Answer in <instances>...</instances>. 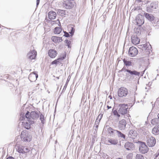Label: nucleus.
I'll list each match as a JSON object with an SVG mask.
<instances>
[{
	"instance_id": "ea45409f",
	"label": "nucleus",
	"mask_w": 159,
	"mask_h": 159,
	"mask_svg": "<svg viewBox=\"0 0 159 159\" xmlns=\"http://www.w3.org/2000/svg\"><path fill=\"white\" fill-rule=\"evenodd\" d=\"M159 155V150L155 154L156 157H157Z\"/></svg>"
},
{
	"instance_id": "c756f323",
	"label": "nucleus",
	"mask_w": 159,
	"mask_h": 159,
	"mask_svg": "<svg viewBox=\"0 0 159 159\" xmlns=\"http://www.w3.org/2000/svg\"><path fill=\"white\" fill-rule=\"evenodd\" d=\"M61 30L62 29L60 27H57L55 28L54 32L55 34H59L61 32Z\"/></svg>"
},
{
	"instance_id": "8fccbe9b",
	"label": "nucleus",
	"mask_w": 159,
	"mask_h": 159,
	"mask_svg": "<svg viewBox=\"0 0 159 159\" xmlns=\"http://www.w3.org/2000/svg\"><path fill=\"white\" fill-rule=\"evenodd\" d=\"M57 22H58V23H59L60 24V21L59 20H57L56 21Z\"/></svg>"
},
{
	"instance_id": "4468645a",
	"label": "nucleus",
	"mask_w": 159,
	"mask_h": 159,
	"mask_svg": "<svg viewBox=\"0 0 159 159\" xmlns=\"http://www.w3.org/2000/svg\"><path fill=\"white\" fill-rule=\"evenodd\" d=\"M37 54L36 51L34 50H31L28 54L27 56L30 59H34Z\"/></svg>"
},
{
	"instance_id": "79ce46f5",
	"label": "nucleus",
	"mask_w": 159,
	"mask_h": 159,
	"mask_svg": "<svg viewBox=\"0 0 159 159\" xmlns=\"http://www.w3.org/2000/svg\"><path fill=\"white\" fill-rule=\"evenodd\" d=\"M67 85V82H66L65 84V85L63 89H65V90L66 89Z\"/></svg>"
},
{
	"instance_id": "9b49d317",
	"label": "nucleus",
	"mask_w": 159,
	"mask_h": 159,
	"mask_svg": "<svg viewBox=\"0 0 159 159\" xmlns=\"http://www.w3.org/2000/svg\"><path fill=\"white\" fill-rule=\"evenodd\" d=\"M24 120L26 121L25 122L23 123V125L26 129H30L31 127V125L34 123L33 121L31 120L27 119V118H26Z\"/></svg>"
},
{
	"instance_id": "423d86ee",
	"label": "nucleus",
	"mask_w": 159,
	"mask_h": 159,
	"mask_svg": "<svg viewBox=\"0 0 159 159\" xmlns=\"http://www.w3.org/2000/svg\"><path fill=\"white\" fill-rule=\"evenodd\" d=\"M147 144L150 147L154 146L156 144V140L154 137L151 136H147Z\"/></svg>"
},
{
	"instance_id": "864d4df0",
	"label": "nucleus",
	"mask_w": 159,
	"mask_h": 159,
	"mask_svg": "<svg viewBox=\"0 0 159 159\" xmlns=\"http://www.w3.org/2000/svg\"><path fill=\"white\" fill-rule=\"evenodd\" d=\"M66 82H67L68 83V81H66Z\"/></svg>"
},
{
	"instance_id": "de8ad7c7",
	"label": "nucleus",
	"mask_w": 159,
	"mask_h": 159,
	"mask_svg": "<svg viewBox=\"0 0 159 159\" xmlns=\"http://www.w3.org/2000/svg\"><path fill=\"white\" fill-rule=\"evenodd\" d=\"M55 22H56L55 21H52V24H54Z\"/></svg>"
},
{
	"instance_id": "09e8293b",
	"label": "nucleus",
	"mask_w": 159,
	"mask_h": 159,
	"mask_svg": "<svg viewBox=\"0 0 159 159\" xmlns=\"http://www.w3.org/2000/svg\"><path fill=\"white\" fill-rule=\"evenodd\" d=\"M152 5V3H151L150 5V6H151V7H152V8H153V6Z\"/></svg>"
},
{
	"instance_id": "e433bc0d",
	"label": "nucleus",
	"mask_w": 159,
	"mask_h": 159,
	"mask_svg": "<svg viewBox=\"0 0 159 159\" xmlns=\"http://www.w3.org/2000/svg\"><path fill=\"white\" fill-rule=\"evenodd\" d=\"M58 12H59L60 13H61V16H64V15H65V11L63 10H59V11H58Z\"/></svg>"
},
{
	"instance_id": "20e7f679",
	"label": "nucleus",
	"mask_w": 159,
	"mask_h": 159,
	"mask_svg": "<svg viewBox=\"0 0 159 159\" xmlns=\"http://www.w3.org/2000/svg\"><path fill=\"white\" fill-rule=\"evenodd\" d=\"M21 138L23 141L26 142H30L31 139V136L27 132L23 131L21 132Z\"/></svg>"
},
{
	"instance_id": "f03ea898",
	"label": "nucleus",
	"mask_w": 159,
	"mask_h": 159,
	"mask_svg": "<svg viewBox=\"0 0 159 159\" xmlns=\"http://www.w3.org/2000/svg\"><path fill=\"white\" fill-rule=\"evenodd\" d=\"M119 107H120L118 111L116 110H113L114 108L112 110L113 115L117 118V120H118L120 117V114L123 115L127 113L128 108V106L124 104H120Z\"/></svg>"
},
{
	"instance_id": "f257e3e1",
	"label": "nucleus",
	"mask_w": 159,
	"mask_h": 159,
	"mask_svg": "<svg viewBox=\"0 0 159 159\" xmlns=\"http://www.w3.org/2000/svg\"><path fill=\"white\" fill-rule=\"evenodd\" d=\"M21 117H20V119L21 120L23 119H25L26 118L29 119L31 120L34 121V123L39 116V112L37 111H32L30 112L28 111L25 115L24 113L21 114Z\"/></svg>"
},
{
	"instance_id": "bb28decb",
	"label": "nucleus",
	"mask_w": 159,
	"mask_h": 159,
	"mask_svg": "<svg viewBox=\"0 0 159 159\" xmlns=\"http://www.w3.org/2000/svg\"><path fill=\"white\" fill-rule=\"evenodd\" d=\"M139 4V7L138 8H136L135 9H140V7L142 6V1L141 0H136L135 2V7H136V6L137 5H138Z\"/></svg>"
},
{
	"instance_id": "2eb2a0df",
	"label": "nucleus",
	"mask_w": 159,
	"mask_h": 159,
	"mask_svg": "<svg viewBox=\"0 0 159 159\" xmlns=\"http://www.w3.org/2000/svg\"><path fill=\"white\" fill-rule=\"evenodd\" d=\"M38 77V75L37 74L33 72L30 74L28 78L30 81L33 82L36 81Z\"/></svg>"
},
{
	"instance_id": "72a5a7b5",
	"label": "nucleus",
	"mask_w": 159,
	"mask_h": 159,
	"mask_svg": "<svg viewBox=\"0 0 159 159\" xmlns=\"http://www.w3.org/2000/svg\"><path fill=\"white\" fill-rule=\"evenodd\" d=\"M136 159H144V157L141 154H137L136 156Z\"/></svg>"
},
{
	"instance_id": "5701e85b",
	"label": "nucleus",
	"mask_w": 159,
	"mask_h": 159,
	"mask_svg": "<svg viewBox=\"0 0 159 159\" xmlns=\"http://www.w3.org/2000/svg\"><path fill=\"white\" fill-rule=\"evenodd\" d=\"M56 13L53 11H50L48 13V17L50 19H55L56 17Z\"/></svg>"
},
{
	"instance_id": "393cba45",
	"label": "nucleus",
	"mask_w": 159,
	"mask_h": 159,
	"mask_svg": "<svg viewBox=\"0 0 159 159\" xmlns=\"http://www.w3.org/2000/svg\"><path fill=\"white\" fill-rule=\"evenodd\" d=\"M152 133L154 135L159 134V125L155 126L152 129Z\"/></svg>"
},
{
	"instance_id": "f704fd0d",
	"label": "nucleus",
	"mask_w": 159,
	"mask_h": 159,
	"mask_svg": "<svg viewBox=\"0 0 159 159\" xmlns=\"http://www.w3.org/2000/svg\"><path fill=\"white\" fill-rule=\"evenodd\" d=\"M40 120L41 121V122L43 124H44L43 120H44V116L41 114L40 116Z\"/></svg>"
},
{
	"instance_id": "4c0bfd02",
	"label": "nucleus",
	"mask_w": 159,
	"mask_h": 159,
	"mask_svg": "<svg viewBox=\"0 0 159 159\" xmlns=\"http://www.w3.org/2000/svg\"><path fill=\"white\" fill-rule=\"evenodd\" d=\"M51 64L52 65H53V64H56V65H57L58 64H57V61L56 60H54V61H52L51 63Z\"/></svg>"
},
{
	"instance_id": "f8f14e48",
	"label": "nucleus",
	"mask_w": 159,
	"mask_h": 159,
	"mask_svg": "<svg viewBox=\"0 0 159 159\" xmlns=\"http://www.w3.org/2000/svg\"><path fill=\"white\" fill-rule=\"evenodd\" d=\"M126 124V121L124 120H120L118 124V127L120 130H123L125 129Z\"/></svg>"
},
{
	"instance_id": "a18cd8bd",
	"label": "nucleus",
	"mask_w": 159,
	"mask_h": 159,
	"mask_svg": "<svg viewBox=\"0 0 159 159\" xmlns=\"http://www.w3.org/2000/svg\"><path fill=\"white\" fill-rule=\"evenodd\" d=\"M7 159H14V158L12 157H10L7 158Z\"/></svg>"
},
{
	"instance_id": "c9c22d12",
	"label": "nucleus",
	"mask_w": 159,
	"mask_h": 159,
	"mask_svg": "<svg viewBox=\"0 0 159 159\" xmlns=\"http://www.w3.org/2000/svg\"><path fill=\"white\" fill-rule=\"evenodd\" d=\"M65 43L66 44H67L68 47L69 48L70 47V45L71 43V41L68 40H65Z\"/></svg>"
},
{
	"instance_id": "2f4dec72",
	"label": "nucleus",
	"mask_w": 159,
	"mask_h": 159,
	"mask_svg": "<svg viewBox=\"0 0 159 159\" xmlns=\"http://www.w3.org/2000/svg\"><path fill=\"white\" fill-rule=\"evenodd\" d=\"M108 131L110 133L115 134H116L117 130H113L110 127L108 128Z\"/></svg>"
},
{
	"instance_id": "603ef678",
	"label": "nucleus",
	"mask_w": 159,
	"mask_h": 159,
	"mask_svg": "<svg viewBox=\"0 0 159 159\" xmlns=\"http://www.w3.org/2000/svg\"><path fill=\"white\" fill-rule=\"evenodd\" d=\"M148 8L147 7V11H148Z\"/></svg>"
},
{
	"instance_id": "3c124183",
	"label": "nucleus",
	"mask_w": 159,
	"mask_h": 159,
	"mask_svg": "<svg viewBox=\"0 0 159 159\" xmlns=\"http://www.w3.org/2000/svg\"><path fill=\"white\" fill-rule=\"evenodd\" d=\"M57 79H59V77H57Z\"/></svg>"
},
{
	"instance_id": "1a4fd4ad",
	"label": "nucleus",
	"mask_w": 159,
	"mask_h": 159,
	"mask_svg": "<svg viewBox=\"0 0 159 159\" xmlns=\"http://www.w3.org/2000/svg\"><path fill=\"white\" fill-rule=\"evenodd\" d=\"M138 53V50L135 47H132L129 48L128 53L130 57H134L137 55Z\"/></svg>"
},
{
	"instance_id": "6e6552de",
	"label": "nucleus",
	"mask_w": 159,
	"mask_h": 159,
	"mask_svg": "<svg viewBox=\"0 0 159 159\" xmlns=\"http://www.w3.org/2000/svg\"><path fill=\"white\" fill-rule=\"evenodd\" d=\"M122 71H123L124 72H127L128 73H126V75L127 77H129V74H130V75H138L139 76V75L140 74L139 72H138L135 70H129L128 69H126L124 67L121 70Z\"/></svg>"
},
{
	"instance_id": "a211bd4d",
	"label": "nucleus",
	"mask_w": 159,
	"mask_h": 159,
	"mask_svg": "<svg viewBox=\"0 0 159 159\" xmlns=\"http://www.w3.org/2000/svg\"><path fill=\"white\" fill-rule=\"evenodd\" d=\"M129 137L132 139H135L138 136L136 132L132 130H130L128 134Z\"/></svg>"
},
{
	"instance_id": "58836bf2",
	"label": "nucleus",
	"mask_w": 159,
	"mask_h": 159,
	"mask_svg": "<svg viewBox=\"0 0 159 159\" xmlns=\"http://www.w3.org/2000/svg\"><path fill=\"white\" fill-rule=\"evenodd\" d=\"M75 31V30L72 27L71 28V32H70V33L71 34H73V33H74Z\"/></svg>"
},
{
	"instance_id": "37998d69",
	"label": "nucleus",
	"mask_w": 159,
	"mask_h": 159,
	"mask_svg": "<svg viewBox=\"0 0 159 159\" xmlns=\"http://www.w3.org/2000/svg\"><path fill=\"white\" fill-rule=\"evenodd\" d=\"M137 30L138 32V33H137V34L139 35V34H140V30L139 29H137Z\"/></svg>"
},
{
	"instance_id": "dca6fc26",
	"label": "nucleus",
	"mask_w": 159,
	"mask_h": 159,
	"mask_svg": "<svg viewBox=\"0 0 159 159\" xmlns=\"http://www.w3.org/2000/svg\"><path fill=\"white\" fill-rule=\"evenodd\" d=\"M48 54L49 56L52 58H54L57 55V52L54 49H51L49 50Z\"/></svg>"
},
{
	"instance_id": "7ed1b4c3",
	"label": "nucleus",
	"mask_w": 159,
	"mask_h": 159,
	"mask_svg": "<svg viewBox=\"0 0 159 159\" xmlns=\"http://www.w3.org/2000/svg\"><path fill=\"white\" fill-rule=\"evenodd\" d=\"M17 151L19 153L22 154H25L24 156V158L26 157L27 156V153L28 152L30 149L26 146H24L21 145L18 146L16 148Z\"/></svg>"
},
{
	"instance_id": "9d476101",
	"label": "nucleus",
	"mask_w": 159,
	"mask_h": 159,
	"mask_svg": "<svg viewBox=\"0 0 159 159\" xmlns=\"http://www.w3.org/2000/svg\"><path fill=\"white\" fill-rule=\"evenodd\" d=\"M148 150V148L145 143L143 142L141 143L139 148V151L142 153L144 154L147 153Z\"/></svg>"
},
{
	"instance_id": "49530a36",
	"label": "nucleus",
	"mask_w": 159,
	"mask_h": 159,
	"mask_svg": "<svg viewBox=\"0 0 159 159\" xmlns=\"http://www.w3.org/2000/svg\"><path fill=\"white\" fill-rule=\"evenodd\" d=\"M107 107L108 109H109L111 108V106H109V105H107Z\"/></svg>"
},
{
	"instance_id": "aec40b11",
	"label": "nucleus",
	"mask_w": 159,
	"mask_h": 159,
	"mask_svg": "<svg viewBox=\"0 0 159 159\" xmlns=\"http://www.w3.org/2000/svg\"><path fill=\"white\" fill-rule=\"evenodd\" d=\"M125 147L127 150H129L133 149L134 148V145L133 143L128 142L125 144Z\"/></svg>"
},
{
	"instance_id": "ddd939ff",
	"label": "nucleus",
	"mask_w": 159,
	"mask_h": 159,
	"mask_svg": "<svg viewBox=\"0 0 159 159\" xmlns=\"http://www.w3.org/2000/svg\"><path fill=\"white\" fill-rule=\"evenodd\" d=\"M135 20L137 25L139 26H141L144 23V20L141 15H139L136 17Z\"/></svg>"
},
{
	"instance_id": "cd10ccee",
	"label": "nucleus",
	"mask_w": 159,
	"mask_h": 159,
	"mask_svg": "<svg viewBox=\"0 0 159 159\" xmlns=\"http://www.w3.org/2000/svg\"><path fill=\"white\" fill-rule=\"evenodd\" d=\"M151 123L153 125L159 124V120L157 118H155L151 120Z\"/></svg>"
},
{
	"instance_id": "473e14b6",
	"label": "nucleus",
	"mask_w": 159,
	"mask_h": 159,
	"mask_svg": "<svg viewBox=\"0 0 159 159\" xmlns=\"http://www.w3.org/2000/svg\"><path fill=\"white\" fill-rule=\"evenodd\" d=\"M65 57H62L56 59L57 64H61V63L62 60L65 59Z\"/></svg>"
},
{
	"instance_id": "4be33fe9",
	"label": "nucleus",
	"mask_w": 159,
	"mask_h": 159,
	"mask_svg": "<svg viewBox=\"0 0 159 159\" xmlns=\"http://www.w3.org/2000/svg\"><path fill=\"white\" fill-rule=\"evenodd\" d=\"M141 49L142 50H149L151 48V45L148 43H146L144 44L141 45Z\"/></svg>"
},
{
	"instance_id": "c03bdc74",
	"label": "nucleus",
	"mask_w": 159,
	"mask_h": 159,
	"mask_svg": "<svg viewBox=\"0 0 159 159\" xmlns=\"http://www.w3.org/2000/svg\"><path fill=\"white\" fill-rule=\"evenodd\" d=\"M40 0H37V5L38 6Z\"/></svg>"
},
{
	"instance_id": "b1692460",
	"label": "nucleus",
	"mask_w": 159,
	"mask_h": 159,
	"mask_svg": "<svg viewBox=\"0 0 159 159\" xmlns=\"http://www.w3.org/2000/svg\"><path fill=\"white\" fill-rule=\"evenodd\" d=\"M51 39L55 43H59L62 41V38L55 36H53L52 37Z\"/></svg>"
},
{
	"instance_id": "0eeeda50",
	"label": "nucleus",
	"mask_w": 159,
	"mask_h": 159,
	"mask_svg": "<svg viewBox=\"0 0 159 159\" xmlns=\"http://www.w3.org/2000/svg\"><path fill=\"white\" fill-rule=\"evenodd\" d=\"M128 93V91L127 89L121 87L118 91V94L119 97H125L126 96Z\"/></svg>"
},
{
	"instance_id": "7c9ffc66",
	"label": "nucleus",
	"mask_w": 159,
	"mask_h": 159,
	"mask_svg": "<svg viewBox=\"0 0 159 159\" xmlns=\"http://www.w3.org/2000/svg\"><path fill=\"white\" fill-rule=\"evenodd\" d=\"M125 65L127 66H130L132 65V62L131 61H128L124 59L123 60Z\"/></svg>"
},
{
	"instance_id": "412c9836",
	"label": "nucleus",
	"mask_w": 159,
	"mask_h": 159,
	"mask_svg": "<svg viewBox=\"0 0 159 159\" xmlns=\"http://www.w3.org/2000/svg\"><path fill=\"white\" fill-rule=\"evenodd\" d=\"M131 40L132 43L134 45L138 44L140 41L139 39L136 36H132Z\"/></svg>"
},
{
	"instance_id": "a19ab883",
	"label": "nucleus",
	"mask_w": 159,
	"mask_h": 159,
	"mask_svg": "<svg viewBox=\"0 0 159 159\" xmlns=\"http://www.w3.org/2000/svg\"><path fill=\"white\" fill-rule=\"evenodd\" d=\"M64 36L66 37H68L69 36V34L67 33H65V34L64 35Z\"/></svg>"
},
{
	"instance_id": "c85d7f7f",
	"label": "nucleus",
	"mask_w": 159,
	"mask_h": 159,
	"mask_svg": "<svg viewBox=\"0 0 159 159\" xmlns=\"http://www.w3.org/2000/svg\"><path fill=\"white\" fill-rule=\"evenodd\" d=\"M118 137L122 138L124 139H125V136L120 131L117 130L116 134Z\"/></svg>"
},
{
	"instance_id": "39448f33",
	"label": "nucleus",
	"mask_w": 159,
	"mask_h": 159,
	"mask_svg": "<svg viewBox=\"0 0 159 159\" xmlns=\"http://www.w3.org/2000/svg\"><path fill=\"white\" fill-rule=\"evenodd\" d=\"M63 6L66 9H70L74 6V2L72 0H66L63 2Z\"/></svg>"
},
{
	"instance_id": "a878e982",
	"label": "nucleus",
	"mask_w": 159,
	"mask_h": 159,
	"mask_svg": "<svg viewBox=\"0 0 159 159\" xmlns=\"http://www.w3.org/2000/svg\"><path fill=\"white\" fill-rule=\"evenodd\" d=\"M102 116L103 115H102V114H100L98 116V117H97V119H96V120L95 121V124L96 125V128H97L98 127L99 122L101 119L102 118Z\"/></svg>"
},
{
	"instance_id": "6ab92c4d",
	"label": "nucleus",
	"mask_w": 159,
	"mask_h": 159,
	"mask_svg": "<svg viewBox=\"0 0 159 159\" xmlns=\"http://www.w3.org/2000/svg\"><path fill=\"white\" fill-rule=\"evenodd\" d=\"M106 143L107 144L109 145L111 144L116 145L118 143V141L116 139H109L106 140Z\"/></svg>"
},
{
	"instance_id": "f3484780",
	"label": "nucleus",
	"mask_w": 159,
	"mask_h": 159,
	"mask_svg": "<svg viewBox=\"0 0 159 159\" xmlns=\"http://www.w3.org/2000/svg\"><path fill=\"white\" fill-rule=\"evenodd\" d=\"M143 15L146 18L150 21H153L155 19V17L151 14L144 12Z\"/></svg>"
}]
</instances>
